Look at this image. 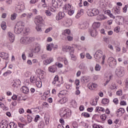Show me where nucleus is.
Masks as SVG:
<instances>
[{"label": "nucleus", "instance_id": "c756f323", "mask_svg": "<svg viewBox=\"0 0 128 128\" xmlns=\"http://www.w3.org/2000/svg\"><path fill=\"white\" fill-rule=\"evenodd\" d=\"M36 32H42V26L40 25H36Z\"/></svg>", "mask_w": 128, "mask_h": 128}, {"label": "nucleus", "instance_id": "e433bc0d", "mask_svg": "<svg viewBox=\"0 0 128 128\" xmlns=\"http://www.w3.org/2000/svg\"><path fill=\"white\" fill-rule=\"evenodd\" d=\"M110 102V100L108 98H104L102 100V104H108V103Z\"/></svg>", "mask_w": 128, "mask_h": 128}, {"label": "nucleus", "instance_id": "423d86ee", "mask_svg": "<svg viewBox=\"0 0 128 128\" xmlns=\"http://www.w3.org/2000/svg\"><path fill=\"white\" fill-rule=\"evenodd\" d=\"M26 10L24 7V2H21L18 3L17 6L15 8V10L16 12H18L19 14L20 12H22V11Z\"/></svg>", "mask_w": 128, "mask_h": 128}, {"label": "nucleus", "instance_id": "e2e57ef3", "mask_svg": "<svg viewBox=\"0 0 128 128\" xmlns=\"http://www.w3.org/2000/svg\"><path fill=\"white\" fill-rule=\"evenodd\" d=\"M12 98L13 100H16L18 98V96L16 95H14L12 97Z\"/></svg>", "mask_w": 128, "mask_h": 128}, {"label": "nucleus", "instance_id": "774afa93", "mask_svg": "<svg viewBox=\"0 0 128 128\" xmlns=\"http://www.w3.org/2000/svg\"><path fill=\"white\" fill-rule=\"evenodd\" d=\"M75 84L77 86H80V80H76L75 81Z\"/></svg>", "mask_w": 128, "mask_h": 128}, {"label": "nucleus", "instance_id": "aec40b11", "mask_svg": "<svg viewBox=\"0 0 128 128\" xmlns=\"http://www.w3.org/2000/svg\"><path fill=\"white\" fill-rule=\"evenodd\" d=\"M8 124L6 122H2L0 124V128H8Z\"/></svg>", "mask_w": 128, "mask_h": 128}, {"label": "nucleus", "instance_id": "4468645a", "mask_svg": "<svg viewBox=\"0 0 128 128\" xmlns=\"http://www.w3.org/2000/svg\"><path fill=\"white\" fill-rule=\"evenodd\" d=\"M0 56L5 60H8V58H10V55L8 53L2 52L0 54Z\"/></svg>", "mask_w": 128, "mask_h": 128}, {"label": "nucleus", "instance_id": "9d476101", "mask_svg": "<svg viewBox=\"0 0 128 128\" xmlns=\"http://www.w3.org/2000/svg\"><path fill=\"white\" fill-rule=\"evenodd\" d=\"M108 62H109L110 66H116V60L112 57L109 58Z\"/></svg>", "mask_w": 128, "mask_h": 128}, {"label": "nucleus", "instance_id": "39448f33", "mask_svg": "<svg viewBox=\"0 0 128 128\" xmlns=\"http://www.w3.org/2000/svg\"><path fill=\"white\" fill-rule=\"evenodd\" d=\"M34 22L36 26H44V21L42 18L40 16H36L35 18Z\"/></svg>", "mask_w": 128, "mask_h": 128}, {"label": "nucleus", "instance_id": "052dcab7", "mask_svg": "<svg viewBox=\"0 0 128 128\" xmlns=\"http://www.w3.org/2000/svg\"><path fill=\"white\" fill-rule=\"evenodd\" d=\"M113 102L114 104H118V100L117 98L114 99Z\"/></svg>", "mask_w": 128, "mask_h": 128}, {"label": "nucleus", "instance_id": "20e7f679", "mask_svg": "<svg viewBox=\"0 0 128 128\" xmlns=\"http://www.w3.org/2000/svg\"><path fill=\"white\" fill-rule=\"evenodd\" d=\"M58 0H52V6L48 8L49 10L52 12H56V8H58Z\"/></svg>", "mask_w": 128, "mask_h": 128}, {"label": "nucleus", "instance_id": "680f3d73", "mask_svg": "<svg viewBox=\"0 0 128 128\" xmlns=\"http://www.w3.org/2000/svg\"><path fill=\"white\" fill-rule=\"evenodd\" d=\"M38 118H40V116L36 115L34 118L35 122H38Z\"/></svg>", "mask_w": 128, "mask_h": 128}, {"label": "nucleus", "instance_id": "ea45409f", "mask_svg": "<svg viewBox=\"0 0 128 128\" xmlns=\"http://www.w3.org/2000/svg\"><path fill=\"white\" fill-rule=\"evenodd\" d=\"M106 78H107V80L106 81L105 86H106V84H108L110 82V78H112V76L110 75H108V76H106Z\"/></svg>", "mask_w": 128, "mask_h": 128}, {"label": "nucleus", "instance_id": "a18cd8bd", "mask_svg": "<svg viewBox=\"0 0 128 128\" xmlns=\"http://www.w3.org/2000/svg\"><path fill=\"white\" fill-rule=\"evenodd\" d=\"M52 28L50 27L46 30H45V34H48L50 32V30H52Z\"/></svg>", "mask_w": 128, "mask_h": 128}, {"label": "nucleus", "instance_id": "2eb2a0df", "mask_svg": "<svg viewBox=\"0 0 128 128\" xmlns=\"http://www.w3.org/2000/svg\"><path fill=\"white\" fill-rule=\"evenodd\" d=\"M54 62V58L50 57L48 59L44 60L43 62L45 66H48V64H52Z\"/></svg>", "mask_w": 128, "mask_h": 128}, {"label": "nucleus", "instance_id": "3c124183", "mask_svg": "<svg viewBox=\"0 0 128 128\" xmlns=\"http://www.w3.org/2000/svg\"><path fill=\"white\" fill-rule=\"evenodd\" d=\"M100 118L102 120H106V116L105 114H102L100 116Z\"/></svg>", "mask_w": 128, "mask_h": 128}, {"label": "nucleus", "instance_id": "6ab92c4d", "mask_svg": "<svg viewBox=\"0 0 128 128\" xmlns=\"http://www.w3.org/2000/svg\"><path fill=\"white\" fill-rule=\"evenodd\" d=\"M21 92H22L24 94H28V92H30V90L28 88L24 86L20 88Z\"/></svg>", "mask_w": 128, "mask_h": 128}, {"label": "nucleus", "instance_id": "ddd939ff", "mask_svg": "<svg viewBox=\"0 0 128 128\" xmlns=\"http://www.w3.org/2000/svg\"><path fill=\"white\" fill-rule=\"evenodd\" d=\"M64 118H68L72 116V111L68 108H65L64 110Z\"/></svg>", "mask_w": 128, "mask_h": 128}, {"label": "nucleus", "instance_id": "c85d7f7f", "mask_svg": "<svg viewBox=\"0 0 128 128\" xmlns=\"http://www.w3.org/2000/svg\"><path fill=\"white\" fill-rule=\"evenodd\" d=\"M1 28L3 30H6V24L5 22H2L1 23Z\"/></svg>", "mask_w": 128, "mask_h": 128}, {"label": "nucleus", "instance_id": "f257e3e1", "mask_svg": "<svg viewBox=\"0 0 128 128\" xmlns=\"http://www.w3.org/2000/svg\"><path fill=\"white\" fill-rule=\"evenodd\" d=\"M24 28V23L22 21L18 22L14 28V32L16 34H21Z\"/></svg>", "mask_w": 128, "mask_h": 128}, {"label": "nucleus", "instance_id": "5fc2aeb1", "mask_svg": "<svg viewBox=\"0 0 128 128\" xmlns=\"http://www.w3.org/2000/svg\"><path fill=\"white\" fill-rule=\"evenodd\" d=\"M64 32L66 34H70V30L69 29H66L64 30Z\"/></svg>", "mask_w": 128, "mask_h": 128}, {"label": "nucleus", "instance_id": "864d4df0", "mask_svg": "<svg viewBox=\"0 0 128 128\" xmlns=\"http://www.w3.org/2000/svg\"><path fill=\"white\" fill-rule=\"evenodd\" d=\"M12 71L8 70L6 72L4 73V76H6L7 74H12Z\"/></svg>", "mask_w": 128, "mask_h": 128}, {"label": "nucleus", "instance_id": "72a5a7b5", "mask_svg": "<svg viewBox=\"0 0 128 128\" xmlns=\"http://www.w3.org/2000/svg\"><path fill=\"white\" fill-rule=\"evenodd\" d=\"M16 16H18V14L16 13H14L11 14L10 19L12 20H14L16 18Z\"/></svg>", "mask_w": 128, "mask_h": 128}, {"label": "nucleus", "instance_id": "1a4fd4ad", "mask_svg": "<svg viewBox=\"0 0 128 128\" xmlns=\"http://www.w3.org/2000/svg\"><path fill=\"white\" fill-rule=\"evenodd\" d=\"M8 40H9L10 44H12L14 42V39L16 38V36H14V34H12L10 32H8Z\"/></svg>", "mask_w": 128, "mask_h": 128}, {"label": "nucleus", "instance_id": "7ed1b4c3", "mask_svg": "<svg viewBox=\"0 0 128 128\" xmlns=\"http://www.w3.org/2000/svg\"><path fill=\"white\" fill-rule=\"evenodd\" d=\"M65 51L68 52H70L71 58L72 60H76V56H74V54H72L74 52V48H72L70 46H66L65 48Z\"/></svg>", "mask_w": 128, "mask_h": 128}, {"label": "nucleus", "instance_id": "8fccbe9b", "mask_svg": "<svg viewBox=\"0 0 128 128\" xmlns=\"http://www.w3.org/2000/svg\"><path fill=\"white\" fill-rule=\"evenodd\" d=\"M42 8H46L47 10H48V8H50V6H48V4H46V3H43V4H42Z\"/></svg>", "mask_w": 128, "mask_h": 128}, {"label": "nucleus", "instance_id": "7c9ffc66", "mask_svg": "<svg viewBox=\"0 0 128 128\" xmlns=\"http://www.w3.org/2000/svg\"><path fill=\"white\" fill-rule=\"evenodd\" d=\"M40 77L41 78H44V72L42 70H40L39 72Z\"/></svg>", "mask_w": 128, "mask_h": 128}, {"label": "nucleus", "instance_id": "f704fd0d", "mask_svg": "<svg viewBox=\"0 0 128 128\" xmlns=\"http://www.w3.org/2000/svg\"><path fill=\"white\" fill-rule=\"evenodd\" d=\"M72 26V20H70V19H69L68 20V22H66V26L68 28L69 26Z\"/></svg>", "mask_w": 128, "mask_h": 128}, {"label": "nucleus", "instance_id": "58836bf2", "mask_svg": "<svg viewBox=\"0 0 128 128\" xmlns=\"http://www.w3.org/2000/svg\"><path fill=\"white\" fill-rule=\"evenodd\" d=\"M50 10H45V14L47 16H52V13L50 12Z\"/></svg>", "mask_w": 128, "mask_h": 128}, {"label": "nucleus", "instance_id": "09e8293b", "mask_svg": "<svg viewBox=\"0 0 128 128\" xmlns=\"http://www.w3.org/2000/svg\"><path fill=\"white\" fill-rule=\"evenodd\" d=\"M66 40H68V42H72V40L73 38L72 36H68L66 38Z\"/></svg>", "mask_w": 128, "mask_h": 128}, {"label": "nucleus", "instance_id": "c03bdc74", "mask_svg": "<svg viewBox=\"0 0 128 128\" xmlns=\"http://www.w3.org/2000/svg\"><path fill=\"white\" fill-rule=\"evenodd\" d=\"M27 20H30V18H32V14L30 13L26 14V15Z\"/></svg>", "mask_w": 128, "mask_h": 128}, {"label": "nucleus", "instance_id": "4be33fe9", "mask_svg": "<svg viewBox=\"0 0 128 128\" xmlns=\"http://www.w3.org/2000/svg\"><path fill=\"white\" fill-rule=\"evenodd\" d=\"M46 50H48V52H52V48H54V44H48L46 45Z\"/></svg>", "mask_w": 128, "mask_h": 128}, {"label": "nucleus", "instance_id": "473e14b6", "mask_svg": "<svg viewBox=\"0 0 128 128\" xmlns=\"http://www.w3.org/2000/svg\"><path fill=\"white\" fill-rule=\"evenodd\" d=\"M80 70H82L84 71L86 70V65L84 64H81L79 66Z\"/></svg>", "mask_w": 128, "mask_h": 128}, {"label": "nucleus", "instance_id": "bb28decb", "mask_svg": "<svg viewBox=\"0 0 128 128\" xmlns=\"http://www.w3.org/2000/svg\"><path fill=\"white\" fill-rule=\"evenodd\" d=\"M116 114L118 115V114H124V108H119L117 112H116Z\"/></svg>", "mask_w": 128, "mask_h": 128}, {"label": "nucleus", "instance_id": "6e6552de", "mask_svg": "<svg viewBox=\"0 0 128 128\" xmlns=\"http://www.w3.org/2000/svg\"><path fill=\"white\" fill-rule=\"evenodd\" d=\"M116 76H118V78H122V76H124V68L122 67H118L116 70Z\"/></svg>", "mask_w": 128, "mask_h": 128}, {"label": "nucleus", "instance_id": "a19ab883", "mask_svg": "<svg viewBox=\"0 0 128 128\" xmlns=\"http://www.w3.org/2000/svg\"><path fill=\"white\" fill-rule=\"evenodd\" d=\"M38 128H44V122H40L38 125Z\"/></svg>", "mask_w": 128, "mask_h": 128}, {"label": "nucleus", "instance_id": "79ce46f5", "mask_svg": "<svg viewBox=\"0 0 128 128\" xmlns=\"http://www.w3.org/2000/svg\"><path fill=\"white\" fill-rule=\"evenodd\" d=\"M64 0H61L60 1H58V5L60 6H62L63 8H64V2H62Z\"/></svg>", "mask_w": 128, "mask_h": 128}, {"label": "nucleus", "instance_id": "f03ea898", "mask_svg": "<svg viewBox=\"0 0 128 128\" xmlns=\"http://www.w3.org/2000/svg\"><path fill=\"white\" fill-rule=\"evenodd\" d=\"M112 12L114 14V16H116V18L120 20H119L120 23L122 22H124V18H122V16H118V14H120V8H114L112 10Z\"/></svg>", "mask_w": 128, "mask_h": 128}, {"label": "nucleus", "instance_id": "9b49d317", "mask_svg": "<svg viewBox=\"0 0 128 128\" xmlns=\"http://www.w3.org/2000/svg\"><path fill=\"white\" fill-rule=\"evenodd\" d=\"M102 56V51L101 50H98L94 54V58L96 60H100Z\"/></svg>", "mask_w": 128, "mask_h": 128}, {"label": "nucleus", "instance_id": "6e6d98bb", "mask_svg": "<svg viewBox=\"0 0 128 128\" xmlns=\"http://www.w3.org/2000/svg\"><path fill=\"white\" fill-rule=\"evenodd\" d=\"M120 104L121 106H126V102H125L124 100H122L120 102Z\"/></svg>", "mask_w": 128, "mask_h": 128}, {"label": "nucleus", "instance_id": "603ef678", "mask_svg": "<svg viewBox=\"0 0 128 128\" xmlns=\"http://www.w3.org/2000/svg\"><path fill=\"white\" fill-rule=\"evenodd\" d=\"M95 70H100V64H96L95 66Z\"/></svg>", "mask_w": 128, "mask_h": 128}, {"label": "nucleus", "instance_id": "4d7b16f0", "mask_svg": "<svg viewBox=\"0 0 128 128\" xmlns=\"http://www.w3.org/2000/svg\"><path fill=\"white\" fill-rule=\"evenodd\" d=\"M48 58V55L46 54H43L42 55V60H46Z\"/></svg>", "mask_w": 128, "mask_h": 128}, {"label": "nucleus", "instance_id": "c9c22d12", "mask_svg": "<svg viewBox=\"0 0 128 128\" xmlns=\"http://www.w3.org/2000/svg\"><path fill=\"white\" fill-rule=\"evenodd\" d=\"M93 26H95V28H98L100 26V22H94L93 24Z\"/></svg>", "mask_w": 128, "mask_h": 128}, {"label": "nucleus", "instance_id": "5701e85b", "mask_svg": "<svg viewBox=\"0 0 128 128\" xmlns=\"http://www.w3.org/2000/svg\"><path fill=\"white\" fill-rule=\"evenodd\" d=\"M98 20H106V16H104V14L98 15L97 16Z\"/></svg>", "mask_w": 128, "mask_h": 128}, {"label": "nucleus", "instance_id": "393cba45", "mask_svg": "<svg viewBox=\"0 0 128 128\" xmlns=\"http://www.w3.org/2000/svg\"><path fill=\"white\" fill-rule=\"evenodd\" d=\"M82 14H84V10L82 9L78 11V12L76 16V18H78L80 16H82Z\"/></svg>", "mask_w": 128, "mask_h": 128}, {"label": "nucleus", "instance_id": "f8f14e48", "mask_svg": "<svg viewBox=\"0 0 128 128\" xmlns=\"http://www.w3.org/2000/svg\"><path fill=\"white\" fill-rule=\"evenodd\" d=\"M98 10L96 8L92 10V12H90L88 13V16H98Z\"/></svg>", "mask_w": 128, "mask_h": 128}, {"label": "nucleus", "instance_id": "338daca9", "mask_svg": "<svg viewBox=\"0 0 128 128\" xmlns=\"http://www.w3.org/2000/svg\"><path fill=\"white\" fill-rule=\"evenodd\" d=\"M116 84H113L110 86V90H114L116 88Z\"/></svg>", "mask_w": 128, "mask_h": 128}, {"label": "nucleus", "instance_id": "412c9836", "mask_svg": "<svg viewBox=\"0 0 128 128\" xmlns=\"http://www.w3.org/2000/svg\"><path fill=\"white\" fill-rule=\"evenodd\" d=\"M58 17L59 18H58V16L56 17V20H62V18H64V12H60L58 14Z\"/></svg>", "mask_w": 128, "mask_h": 128}, {"label": "nucleus", "instance_id": "f3484780", "mask_svg": "<svg viewBox=\"0 0 128 128\" xmlns=\"http://www.w3.org/2000/svg\"><path fill=\"white\" fill-rule=\"evenodd\" d=\"M88 86L90 90H92L94 88H98V84H96L94 83H90Z\"/></svg>", "mask_w": 128, "mask_h": 128}, {"label": "nucleus", "instance_id": "49530a36", "mask_svg": "<svg viewBox=\"0 0 128 128\" xmlns=\"http://www.w3.org/2000/svg\"><path fill=\"white\" fill-rule=\"evenodd\" d=\"M82 116H84V118H90V114L88 112H84L82 114Z\"/></svg>", "mask_w": 128, "mask_h": 128}, {"label": "nucleus", "instance_id": "2f4dec72", "mask_svg": "<svg viewBox=\"0 0 128 128\" xmlns=\"http://www.w3.org/2000/svg\"><path fill=\"white\" fill-rule=\"evenodd\" d=\"M30 80L31 82H32V84H34L36 82L38 81V80L36 79V78L32 76L30 77Z\"/></svg>", "mask_w": 128, "mask_h": 128}, {"label": "nucleus", "instance_id": "0e129e2a", "mask_svg": "<svg viewBox=\"0 0 128 128\" xmlns=\"http://www.w3.org/2000/svg\"><path fill=\"white\" fill-rule=\"evenodd\" d=\"M86 57L89 60H92V57L91 56L90 54H86Z\"/></svg>", "mask_w": 128, "mask_h": 128}, {"label": "nucleus", "instance_id": "13d9d810", "mask_svg": "<svg viewBox=\"0 0 128 128\" xmlns=\"http://www.w3.org/2000/svg\"><path fill=\"white\" fill-rule=\"evenodd\" d=\"M24 32L25 34H28V32H30V28H25L24 30Z\"/></svg>", "mask_w": 128, "mask_h": 128}, {"label": "nucleus", "instance_id": "37998d69", "mask_svg": "<svg viewBox=\"0 0 128 128\" xmlns=\"http://www.w3.org/2000/svg\"><path fill=\"white\" fill-rule=\"evenodd\" d=\"M67 12H68V14H69V16H72V14H74V10H72V9H70V10H68Z\"/></svg>", "mask_w": 128, "mask_h": 128}, {"label": "nucleus", "instance_id": "0eeeda50", "mask_svg": "<svg viewBox=\"0 0 128 128\" xmlns=\"http://www.w3.org/2000/svg\"><path fill=\"white\" fill-rule=\"evenodd\" d=\"M32 40L34 38L32 37H24L20 38V42L24 44H29Z\"/></svg>", "mask_w": 128, "mask_h": 128}, {"label": "nucleus", "instance_id": "dca6fc26", "mask_svg": "<svg viewBox=\"0 0 128 128\" xmlns=\"http://www.w3.org/2000/svg\"><path fill=\"white\" fill-rule=\"evenodd\" d=\"M40 50V44H36L34 48L32 49V52H38Z\"/></svg>", "mask_w": 128, "mask_h": 128}, {"label": "nucleus", "instance_id": "de8ad7c7", "mask_svg": "<svg viewBox=\"0 0 128 128\" xmlns=\"http://www.w3.org/2000/svg\"><path fill=\"white\" fill-rule=\"evenodd\" d=\"M98 104V102H96V100H92V101H91L90 102V104L92 105V106H96Z\"/></svg>", "mask_w": 128, "mask_h": 128}, {"label": "nucleus", "instance_id": "bf43d9fd", "mask_svg": "<svg viewBox=\"0 0 128 128\" xmlns=\"http://www.w3.org/2000/svg\"><path fill=\"white\" fill-rule=\"evenodd\" d=\"M116 94L117 96H122V90H118L116 92Z\"/></svg>", "mask_w": 128, "mask_h": 128}, {"label": "nucleus", "instance_id": "69168bd1", "mask_svg": "<svg viewBox=\"0 0 128 128\" xmlns=\"http://www.w3.org/2000/svg\"><path fill=\"white\" fill-rule=\"evenodd\" d=\"M38 0H30V4H36V2H38Z\"/></svg>", "mask_w": 128, "mask_h": 128}, {"label": "nucleus", "instance_id": "cd10ccee", "mask_svg": "<svg viewBox=\"0 0 128 128\" xmlns=\"http://www.w3.org/2000/svg\"><path fill=\"white\" fill-rule=\"evenodd\" d=\"M65 10L66 12H68V10H72V6H70V4H66L65 5Z\"/></svg>", "mask_w": 128, "mask_h": 128}, {"label": "nucleus", "instance_id": "a878e982", "mask_svg": "<svg viewBox=\"0 0 128 128\" xmlns=\"http://www.w3.org/2000/svg\"><path fill=\"white\" fill-rule=\"evenodd\" d=\"M58 96H59V98H61V99L64 98V90L61 91L58 94Z\"/></svg>", "mask_w": 128, "mask_h": 128}, {"label": "nucleus", "instance_id": "4c0bfd02", "mask_svg": "<svg viewBox=\"0 0 128 128\" xmlns=\"http://www.w3.org/2000/svg\"><path fill=\"white\" fill-rule=\"evenodd\" d=\"M36 86L37 88H42V82L39 80V81H36Z\"/></svg>", "mask_w": 128, "mask_h": 128}, {"label": "nucleus", "instance_id": "a211bd4d", "mask_svg": "<svg viewBox=\"0 0 128 128\" xmlns=\"http://www.w3.org/2000/svg\"><path fill=\"white\" fill-rule=\"evenodd\" d=\"M48 70L50 72H56L57 70V68L56 66H52L48 67Z\"/></svg>", "mask_w": 128, "mask_h": 128}, {"label": "nucleus", "instance_id": "b1692460", "mask_svg": "<svg viewBox=\"0 0 128 128\" xmlns=\"http://www.w3.org/2000/svg\"><path fill=\"white\" fill-rule=\"evenodd\" d=\"M90 34L92 36H98V31H96V28H93L90 32Z\"/></svg>", "mask_w": 128, "mask_h": 128}]
</instances>
